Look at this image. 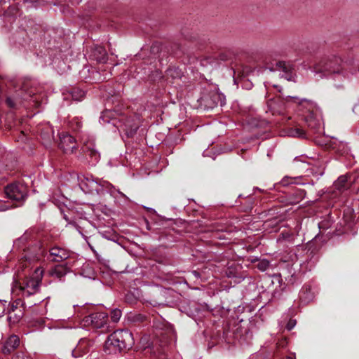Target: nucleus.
<instances>
[{
	"instance_id": "nucleus-1",
	"label": "nucleus",
	"mask_w": 359,
	"mask_h": 359,
	"mask_svg": "<svg viewBox=\"0 0 359 359\" xmlns=\"http://www.w3.org/2000/svg\"><path fill=\"white\" fill-rule=\"evenodd\" d=\"M317 69L325 76L332 79L336 88L343 89L351 76L357 72L358 67L352 57L341 59L337 56H332L322 60Z\"/></svg>"
},
{
	"instance_id": "nucleus-2",
	"label": "nucleus",
	"mask_w": 359,
	"mask_h": 359,
	"mask_svg": "<svg viewBox=\"0 0 359 359\" xmlns=\"http://www.w3.org/2000/svg\"><path fill=\"white\" fill-rule=\"evenodd\" d=\"M282 99L285 102H292L298 104V111L309 128L313 130L320 128L321 113L316 103L310 100L299 99L296 96L283 94H282Z\"/></svg>"
},
{
	"instance_id": "nucleus-3",
	"label": "nucleus",
	"mask_w": 359,
	"mask_h": 359,
	"mask_svg": "<svg viewBox=\"0 0 359 359\" xmlns=\"http://www.w3.org/2000/svg\"><path fill=\"white\" fill-rule=\"evenodd\" d=\"M134 344L133 334L126 330H118L105 341L104 351L107 354H116L130 348Z\"/></svg>"
},
{
	"instance_id": "nucleus-4",
	"label": "nucleus",
	"mask_w": 359,
	"mask_h": 359,
	"mask_svg": "<svg viewBox=\"0 0 359 359\" xmlns=\"http://www.w3.org/2000/svg\"><path fill=\"white\" fill-rule=\"evenodd\" d=\"M108 316L104 312L90 313L83 318L81 324L85 327H91L94 329L104 327L107 323Z\"/></svg>"
},
{
	"instance_id": "nucleus-5",
	"label": "nucleus",
	"mask_w": 359,
	"mask_h": 359,
	"mask_svg": "<svg viewBox=\"0 0 359 359\" xmlns=\"http://www.w3.org/2000/svg\"><path fill=\"white\" fill-rule=\"evenodd\" d=\"M5 194L9 199L20 202L25 200L27 188L22 184L13 183L6 187Z\"/></svg>"
},
{
	"instance_id": "nucleus-6",
	"label": "nucleus",
	"mask_w": 359,
	"mask_h": 359,
	"mask_svg": "<svg viewBox=\"0 0 359 359\" xmlns=\"http://www.w3.org/2000/svg\"><path fill=\"white\" fill-rule=\"evenodd\" d=\"M35 276L26 278L20 284V287L24 296L29 297L38 292L42 276L41 273L39 274L37 271H35Z\"/></svg>"
},
{
	"instance_id": "nucleus-7",
	"label": "nucleus",
	"mask_w": 359,
	"mask_h": 359,
	"mask_svg": "<svg viewBox=\"0 0 359 359\" xmlns=\"http://www.w3.org/2000/svg\"><path fill=\"white\" fill-rule=\"evenodd\" d=\"M28 85L25 83L23 86L18 90L13 97H8L6 98V104L11 108H15L18 104H21L23 101L27 100L31 98L34 92L32 90H27Z\"/></svg>"
},
{
	"instance_id": "nucleus-8",
	"label": "nucleus",
	"mask_w": 359,
	"mask_h": 359,
	"mask_svg": "<svg viewBox=\"0 0 359 359\" xmlns=\"http://www.w3.org/2000/svg\"><path fill=\"white\" fill-rule=\"evenodd\" d=\"M79 187L85 194H99L102 191V187L93 177H79Z\"/></svg>"
},
{
	"instance_id": "nucleus-9",
	"label": "nucleus",
	"mask_w": 359,
	"mask_h": 359,
	"mask_svg": "<svg viewBox=\"0 0 359 359\" xmlns=\"http://www.w3.org/2000/svg\"><path fill=\"white\" fill-rule=\"evenodd\" d=\"M59 147L66 154H73L77 149L76 139L68 133L60 135Z\"/></svg>"
},
{
	"instance_id": "nucleus-10",
	"label": "nucleus",
	"mask_w": 359,
	"mask_h": 359,
	"mask_svg": "<svg viewBox=\"0 0 359 359\" xmlns=\"http://www.w3.org/2000/svg\"><path fill=\"white\" fill-rule=\"evenodd\" d=\"M25 252H27L29 254L28 259H39L43 255L44 249L41 241L34 237L33 240L29 242Z\"/></svg>"
},
{
	"instance_id": "nucleus-11",
	"label": "nucleus",
	"mask_w": 359,
	"mask_h": 359,
	"mask_svg": "<svg viewBox=\"0 0 359 359\" xmlns=\"http://www.w3.org/2000/svg\"><path fill=\"white\" fill-rule=\"evenodd\" d=\"M93 345V342L91 340L88 338H82L72 350V354L74 358L81 357L90 351Z\"/></svg>"
},
{
	"instance_id": "nucleus-12",
	"label": "nucleus",
	"mask_w": 359,
	"mask_h": 359,
	"mask_svg": "<svg viewBox=\"0 0 359 359\" xmlns=\"http://www.w3.org/2000/svg\"><path fill=\"white\" fill-rule=\"evenodd\" d=\"M50 258L52 262H60L68 259L71 255V252L57 246L50 249Z\"/></svg>"
},
{
	"instance_id": "nucleus-13",
	"label": "nucleus",
	"mask_w": 359,
	"mask_h": 359,
	"mask_svg": "<svg viewBox=\"0 0 359 359\" xmlns=\"http://www.w3.org/2000/svg\"><path fill=\"white\" fill-rule=\"evenodd\" d=\"M83 152L89 156L91 161L97 162L100 159V154L95 148V144L93 140H88L84 142L82 147Z\"/></svg>"
},
{
	"instance_id": "nucleus-14",
	"label": "nucleus",
	"mask_w": 359,
	"mask_h": 359,
	"mask_svg": "<svg viewBox=\"0 0 359 359\" xmlns=\"http://www.w3.org/2000/svg\"><path fill=\"white\" fill-rule=\"evenodd\" d=\"M20 345V339L16 335H11L3 344L1 347V352L6 355L12 353Z\"/></svg>"
},
{
	"instance_id": "nucleus-15",
	"label": "nucleus",
	"mask_w": 359,
	"mask_h": 359,
	"mask_svg": "<svg viewBox=\"0 0 359 359\" xmlns=\"http://www.w3.org/2000/svg\"><path fill=\"white\" fill-rule=\"evenodd\" d=\"M34 238V236L33 235L29 232L26 231L20 238L14 241V246L19 249H22L23 251H26L29 242H31Z\"/></svg>"
},
{
	"instance_id": "nucleus-16",
	"label": "nucleus",
	"mask_w": 359,
	"mask_h": 359,
	"mask_svg": "<svg viewBox=\"0 0 359 359\" xmlns=\"http://www.w3.org/2000/svg\"><path fill=\"white\" fill-rule=\"evenodd\" d=\"M333 187L334 190L342 193L351 187V182L348 180L347 176L341 175L334 182Z\"/></svg>"
},
{
	"instance_id": "nucleus-17",
	"label": "nucleus",
	"mask_w": 359,
	"mask_h": 359,
	"mask_svg": "<svg viewBox=\"0 0 359 359\" xmlns=\"http://www.w3.org/2000/svg\"><path fill=\"white\" fill-rule=\"evenodd\" d=\"M64 219L67 222V226H72L75 228L79 233L83 237L86 236L83 233V225L84 224H88V221L86 219H69L66 215H64Z\"/></svg>"
},
{
	"instance_id": "nucleus-18",
	"label": "nucleus",
	"mask_w": 359,
	"mask_h": 359,
	"mask_svg": "<svg viewBox=\"0 0 359 359\" xmlns=\"http://www.w3.org/2000/svg\"><path fill=\"white\" fill-rule=\"evenodd\" d=\"M69 272V269L67 268L65 265L59 264L51 269L49 271V273L52 277L56 278L61 280L62 278L65 277Z\"/></svg>"
},
{
	"instance_id": "nucleus-19",
	"label": "nucleus",
	"mask_w": 359,
	"mask_h": 359,
	"mask_svg": "<svg viewBox=\"0 0 359 359\" xmlns=\"http://www.w3.org/2000/svg\"><path fill=\"white\" fill-rule=\"evenodd\" d=\"M113 125H114L118 128H122L123 130L127 131L128 129L137 130V126H135L133 128V126L132 124V120L128 118H122L121 120L117 121L116 119L113 120Z\"/></svg>"
},
{
	"instance_id": "nucleus-20",
	"label": "nucleus",
	"mask_w": 359,
	"mask_h": 359,
	"mask_svg": "<svg viewBox=\"0 0 359 359\" xmlns=\"http://www.w3.org/2000/svg\"><path fill=\"white\" fill-rule=\"evenodd\" d=\"M74 100L80 101L85 97V92L79 88H74L71 92Z\"/></svg>"
},
{
	"instance_id": "nucleus-21",
	"label": "nucleus",
	"mask_w": 359,
	"mask_h": 359,
	"mask_svg": "<svg viewBox=\"0 0 359 359\" xmlns=\"http://www.w3.org/2000/svg\"><path fill=\"white\" fill-rule=\"evenodd\" d=\"M287 134L290 137H305L304 131L301 128H290Z\"/></svg>"
},
{
	"instance_id": "nucleus-22",
	"label": "nucleus",
	"mask_w": 359,
	"mask_h": 359,
	"mask_svg": "<svg viewBox=\"0 0 359 359\" xmlns=\"http://www.w3.org/2000/svg\"><path fill=\"white\" fill-rule=\"evenodd\" d=\"M270 266H271L270 262L269 260H267L266 259H263L259 260V262L257 264V268L260 271L264 272V271H266L267 269H269Z\"/></svg>"
},
{
	"instance_id": "nucleus-23",
	"label": "nucleus",
	"mask_w": 359,
	"mask_h": 359,
	"mask_svg": "<svg viewBox=\"0 0 359 359\" xmlns=\"http://www.w3.org/2000/svg\"><path fill=\"white\" fill-rule=\"evenodd\" d=\"M267 107L269 111H270L273 114L280 113V110L276 108V101L273 99L269 100L267 102Z\"/></svg>"
},
{
	"instance_id": "nucleus-24",
	"label": "nucleus",
	"mask_w": 359,
	"mask_h": 359,
	"mask_svg": "<svg viewBox=\"0 0 359 359\" xmlns=\"http://www.w3.org/2000/svg\"><path fill=\"white\" fill-rule=\"evenodd\" d=\"M215 99H217V101H215L216 104H219L220 106H223L226 104V98L225 96L222 93H216L213 95Z\"/></svg>"
},
{
	"instance_id": "nucleus-25",
	"label": "nucleus",
	"mask_w": 359,
	"mask_h": 359,
	"mask_svg": "<svg viewBox=\"0 0 359 359\" xmlns=\"http://www.w3.org/2000/svg\"><path fill=\"white\" fill-rule=\"evenodd\" d=\"M110 316L111 320L114 323H116L120 320L121 317V311L118 309H114L111 311Z\"/></svg>"
},
{
	"instance_id": "nucleus-26",
	"label": "nucleus",
	"mask_w": 359,
	"mask_h": 359,
	"mask_svg": "<svg viewBox=\"0 0 359 359\" xmlns=\"http://www.w3.org/2000/svg\"><path fill=\"white\" fill-rule=\"evenodd\" d=\"M81 127L82 121H80L78 118H75L71 121V128L72 130L79 131Z\"/></svg>"
},
{
	"instance_id": "nucleus-27",
	"label": "nucleus",
	"mask_w": 359,
	"mask_h": 359,
	"mask_svg": "<svg viewBox=\"0 0 359 359\" xmlns=\"http://www.w3.org/2000/svg\"><path fill=\"white\" fill-rule=\"evenodd\" d=\"M167 75L170 76L172 77H179L181 75V72L177 68L168 69L167 70Z\"/></svg>"
},
{
	"instance_id": "nucleus-28",
	"label": "nucleus",
	"mask_w": 359,
	"mask_h": 359,
	"mask_svg": "<svg viewBox=\"0 0 359 359\" xmlns=\"http://www.w3.org/2000/svg\"><path fill=\"white\" fill-rule=\"evenodd\" d=\"M281 183L284 186H287V185H289L290 184H299V182H296V178H290V177H284L282 180Z\"/></svg>"
},
{
	"instance_id": "nucleus-29",
	"label": "nucleus",
	"mask_w": 359,
	"mask_h": 359,
	"mask_svg": "<svg viewBox=\"0 0 359 359\" xmlns=\"http://www.w3.org/2000/svg\"><path fill=\"white\" fill-rule=\"evenodd\" d=\"M278 66L281 69L280 73H284V72L292 70L291 67L286 64L285 62H279Z\"/></svg>"
},
{
	"instance_id": "nucleus-30",
	"label": "nucleus",
	"mask_w": 359,
	"mask_h": 359,
	"mask_svg": "<svg viewBox=\"0 0 359 359\" xmlns=\"http://www.w3.org/2000/svg\"><path fill=\"white\" fill-rule=\"evenodd\" d=\"M280 77L284 78L287 81H291L292 80L293 78V74L292 70L284 72V73H280Z\"/></svg>"
},
{
	"instance_id": "nucleus-31",
	"label": "nucleus",
	"mask_w": 359,
	"mask_h": 359,
	"mask_svg": "<svg viewBox=\"0 0 359 359\" xmlns=\"http://www.w3.org/2000/svg\"><path fill=\"white\" fill-rule=\"evenodd\" d=\"M13 359H29L24 352H18L13 357Z\"/></svg>"
},
{
	"instance_id": "nucleus-32",
	"label": "nucleus",
	"mask_w": 359,
	"mask_h": 359,
	"mask_svg": "<svg viewBox=\"0 0 359 359\" xmlns=\"http://www.w3.org/2000/svg\"><path fill=\"white\" fill-rule=\"evenodd\" d=\"M212 62V58L210 57H207V58H205L203 60H201L200 61V64L201 66H207L208 64H210L211 62Z\"/></svg>"
},
{
	"instance_id": "nucleus-33",
	"label": "nucleus",
	"mask_w": 359,
	"mask_h": 359,
	"mask_svg": "<svg viewBox=\"0 0 359 359\" xmlns=\"http://www.w3.org/2000/svg\"><path fill=\"white\" fill-rule=\"evenodd\" d=\"M6 303H7V302H6V301L4 302H2L0 300V316H3L5 313Z\"/></svg>"
},
{
	"instance_id": "nucleus-34",
	"label": "nucleus",
	"mask_w": 359,
	"mask_h": 359,
	"mask_svg": "<svg viewBox=\"0 0 359 359\" xmlns=\"http://www.w3.org/2000/svg\"><path fill=\"white\" fill-rule=\"evenodd\" d=\"M296 325V321L294 320H289V322L287 323V325H286V328L287 330H291L294 328V327Z\"/></svg>"
},
{
	"instance_id": "nucleus-35",
	"label": "nucleus",
	"mask_w": 359,
	"mask_h": 359,
	"mask_svg": "<svg viewBox=\"0 0 359 359\" xmlns=\"http://www.w3.org/2000/svg\"><path fill=\"white\" fill-rule=\"evenodd\" d=\"M353 111L355 114L359 113V102L356 104H355V106L353 108Z\"/></svg>"
},
{
	"instance_id": "nucleus-36",
	"label": "nucleus",
	"mask_w": 359,
	"mask_h": 359,
	"mask_svg": "<svg viewBox=\"0 0 359 359\" xmlns=\"http://www.w3.org/2000/svg\"><path fill=\"white\" fill-rule=\"evenodd\" d=\"M53 133L52 132V134H50L48 136V137H47L48 140H50L51 139H53Z\"/></svg>"
},
{
	"instance_id": "nucleus-37",
	"label": "nucleus",
	"mask_w": 359,
	"mask_h": 359,
	"mask_svg": "<svg viewBox=\"0 0 359 359\" xmlns=\"http://www.w3.org/2000/svg\"><path fill=\"white\" fill-rule=\"evenodd\" d=\"M8 311H11V309H12V310L13 311V309H14V305H12V306H11V308H10V304H8Z\"/></svg>"
},
{
	"instance_id": "nucleus-38",
	"label": "nucleus",
	"mask_w": 359,
	"mask_h": 359,
	"mask_svg": "<svg viewBox=\"0 0 359 359\" xmlns=\"http://www.w3.org/2000/svg\"><path fill=\"white\" fill-rule=\"evenodd\" d=\"M81 314H84L86 313V307H83L81 309Z\"/></svg>"
},
{
	"instance_id": "nucleus-39",
	"label": "nucleus",
	"mask_w": 359,
	"mask_h": 359,
	"mask_svg": "<svg viewBox=\"0 0 359 359\" xmlns=\"http://www.w3.org/2000/svg\"><path fill=\"white\" fill-rule=\"evenodd\" d=\"M259 259L258 258H255V259H252V260H251V262H252V263H254V262H259Z\"/></svg>"
},
{
	"instance_id": "nucleus-40",
	"label": "nucleus",
	"mask_w": 359,
	"mask_h": 359,
	"mask_svg": "<svg viewBox=\"0 0 359 359\" xmlns=\"http://www.w3.org/2000/svg\"><path fill=\"white\" fill-rule=\"evenodd\" d=\"M88 245H89V247L90 248V249H91L93 251H94V249H93V246H92L90 244H89V243H88Z\"/></svg>"
},
{
	"instance_id": "nucleus-41",
	"label": "nucleus",
	"mask_w": 359,
	"mask_h": 359,
	"mask_svg": "<svg viewBox=\"0 0 359 359\" xmlns=\"http://www.w3.org/2000/svg\"><path fill=\"white\" fill-rule=\"evenodd\" d=\"M285 359H294V358H293V357H292V356H288V357H287Z\"/></svg>"
},
{
	"instance_id": "nucleus-42",
	"label": "nucleus",
	"mask_w": 359,
	"mask_h": 359,
	"mask_svg": "<svg viewBox=\"0 0 359 359\" xmlns=\"http://www.w3.org/2000/svg\"><path fill=\"white\" fill-rule=\"evenodd\" d=\"M147 209H148L149 210H150V211H154L152 208H148Z\"/></svg>"
}]
</instances>
